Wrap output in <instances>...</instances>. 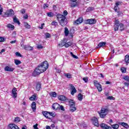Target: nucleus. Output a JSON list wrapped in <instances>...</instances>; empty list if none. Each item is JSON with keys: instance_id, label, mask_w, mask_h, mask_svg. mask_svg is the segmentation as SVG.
Returning a JSON list of instances; mask_svg holds the SVG:
<instances>
[{"instance_id": "obj_19", "label": "nucleus", "mask_w": 129, "mask_h": 129, "mask_svg": "<svg viewBox=\"0 0 129 129\" xmlns=\"http://www.w3.org/2000/svg\"><path fill=\"white\" fill-rule=\"evenodd\" d=\"M118 124H120V125H122V126L125 127V128H127L128 127V125L127 124V123L125 122H119Z\"/></svg>"}, {"instance_id": "obj_24", "label": "nucleus", "mask_w": 129, "mask_h": 129, "mask_svg": "<svg viewBox=\"0 0 129 129\" xmlns=\"http://www.w3.org/2000/svg\"><path fill=\"white\" fill-rule=\"evenodd\" d=\"M36 97H37V96H36V94H34L29 98V100H31V101H34V100H36Z\"/></svg>"}, {"instance_id": "obj_40", "label": "nucleus", "mask_w": 129, "mask_h": 129, "mask_svg": "<svg viewBox=\"0 0 129 129\" xmlns=\"http://www.w3.org/2000/svg\"><path fill=\"white\" fill-rule=\"evenodd\" d=\"M120 71H121L122 73H126V68L124 67H122L120 68Z\"/></svg>"}, {"instance_id": "obj_22", "label": "nucleus", "mask_w": 129, "mask_h": 129, "mask_svg": "<svg viewBox=\"0 0 129 129\" xmlns=\"http://www.w3.org/2000/svg\"><path fill=\"white\" fill-rule=\"evenodd\" d=\"M106 44V43H105V42H101L98 44L97 48H100V47H103V46H105Z\"/></svg>"}, {"instance_id": "obj_59", "label": "nucleus", "mask_w": 129, "mask_h": 129, "mask_svg": "<svg viewBox=\"0 0 129 129\" xmlns=\"http://www.w3.org/2000/svg\"><path fill=\"white\" fill-rule=\"evenodd\" d=\"M0 42H5V38L3 37H0Z\"/></svg>"}, {"instance_id": "obj_28", "label": "nucleus", "mask_w": 129, "mask_h": 129, "mask_svg": "<svg viewBox=\"0 0 129 129\" xmlns=\"http://www.w3.org/2000/svg\"><path fill=\"white\" fill-rule=\"evenodd\" d=\"M64 35L66 37L69 35V30L67 27H65L64 28Z\"/></svg>"}, {"instance_id": "obj_16", "label": "nucleus", "mask_w": 129, "mask_h": 129, "mask_svg": "<svg viewBox=\"0 0 129 129\" xmlns=\"http://www.w3.org/2000/svg\"><path fill=\"white\" fill-rule=\"evenodd\" d=\"M5 71H9L10 72H13L15 70V68H13L11 67L6 66L5 68Z\"/></svg>"}, {"instance_id": "obj_21", "label": "nucleus", "mask_w": 129, "mask_h": 129, "mask_svg": "<svg viewBox=\"0 0 129 129\" xmlns=\"http://www.w3.org/2000/svg\"><path fill=\"white\" fill-rule=\"evenodd\" d=\"M125 62L126 63V65H128L129 63V55H126L125 56V59H124Z\"/></svg>"}, {"instance_id": "obj_43", "label": "nucleus", "mask_w": 129, "mask_h": 129, "mask_svg": "<svg viewBox=\"0 0 129 129\" xmlns=\"http://www.w3.org/2000/svg\"><path fill=\"white\" fill-rule=\"evenodd\" d=\"M50 116H52V117H55V116H56V114H55V112H49V119Z\"/></svg>"}, {"instance_id": "obj_8", "label": "nucleus", "mask_w": 129, "mask_h": 129, "mask_svg": "<svg viewBox=\"0 0 129 129\" xmlns=\"http://www.w3.org/2000/svg\"><path fill=\"white\" fill-rule=\"evenodd\" d=\"M70 86L71 87V89L72 90L71 93L72 95H74L75 93L77 92V90L75 88V87H74V86H73L72 84L70 85Z\"/></svg>"}, {"instance_id": "obj_45", "label": "nucleus", "mask_w": 129, "mask_h": 129, "mask_svg": "<svg viewBox=\"0 0 129 129\" xmlns=\"http://www.w3.org/2000/svg\"><path fill=\"white\" fill-rule=\"evenodd\" d=\"M67 101H68L70 104H75V102H74L73 100L68 99Z\"/></svg>"}, {"instance_id": "obj_56", "label": "nucleus", "mask_w": 129, "mask_h": 129, "mask_svg": "<svg viewBox=\"0 0 129 129\" xmlns=\"http://www.w3.org/2000/svg\"><path fill=\"white\" fill-rule=\"evenodd\" d=\"M33 128L34 129H39V128H38V123H36V124L33 125Z\"/></svg>"}, {"instance_id": "obj_63", "label": "nucleus", "mask_w": 129, "mask_h": 129, "mask_svg": "<svg viewBox=\"0 0 129 129\" xmlns=\"http://www.w3.org/2000/svg\"><path fill=\"white\" fill-rule=\"evenodd\" d=\"M3 12H4V10L3 9V8H0V15H2Z\"/></svg>"}, {"instance_id": "obj_11", "label": "nucleus", "mask_w": 129, "mask_h": 129, "mask_svg": "<svg viewBox=\"0 0 129 129\" xmlns=\"http://www.w3.org/2000/svg\"><path fill=\"white\" fill-rule=\"evenodd\" d=\"M40 65L42 66L46 70L49 68V63L47 61H43L40 64Z\"/></svg>"}, {"instance_id": "obj_15", "label": "nucleus", "mask_w": 129, "mask_h": 129, "mask_svg": "<svg viewBox=\"0 0 129 129\" xmlns=\"http://www.w3.org/2000/svg\"><path fill=\"white\" fill-rule=\"evenodd\" d=\"M12 94L13 98H17V95L18 93H17V88H14L12 90Z\"/></svg>"}, {"instance_id": "obj_53", "label": "nucleus", "mask_w": 129, "mask_h": 129, "mask_svg": "<svg viewBox=\"0 0 129 129\" xmlns=\"http://www.w3.org/2000/svg\"><path fill=\"white\" fill-rule=\"evenodd\" d=\"M114 25H119V21H118V19L115 20Z\"/></svg>"}, {"instance_id": "obj_20", "label": "nucleus", "mask_w": 129, "mask_h": 129, "mask_svg": "<svg viewBox=\"0 0 129 129\" xmlns=\"http://www.w3.org/2000/svg\"><path fill=\"white\" fill-rule=\"evenodd\" d=\"M31 107L33 109V111H34V112H35V111H36V102H33L31 104Z\"/></svg>"}, {"instance_id": "obj_31", "label": "nucleus", "mask_w": 129, "mask_h": 129, "mask_svg": "<svg viewBox=\"0 0 129 129\" xmlns=\"http://www.w3.org/2000/svg\"><path fill=\"white\" fill-rule=\"evenodd\" d=\"M111 126L112 128H113V129H118V127H119V125L117 124H114L111 125Z\"/></svg>"}, {"instance_id": "obj_35", "label": "nucleus", "mask_w": 129, "mask_h": 129, "mask_svg": "<svg viewBox=\"0 0 129 129\" xmlns=\"http://www.w3.org/2000/svg\"><path fill=\"white\" fill-rule=\"evenodd\" d=\"M66 40H63V41H61V42L58 44V46L60 47H63V46H65V43H66Z\"/></svg>"}, {"instance_id": "obj_58", "label": "nucleus", "mask_w": 129, "mask_h": 129, "mask_svg": "<svg viewBox=\"0 0 129 129\" xmlns=\"http://www.w3.org/2000/svg\"><path fill=\"white\" fill-rule=\"evenodd\" d=\"M44 26H45V23H42L40 27H39V29H41V30H43V28L44 27Z\"/></svg>"}, {"instance_id": "obj_2", "label": "nucleus", "mask_w": 129, "mask_h": 129, "mask_svg": "<svg viewBox=\"0 0 129 129\" xmlns=\"http://www.w3.org/2000/svg\"><path fill=\"white\" fill-rule=\"evenodd\" d=\"M44 69L40 64L35 69L33 75V76H37V75H40L41 73L45 72L46 71H43Z\"/></svg>"}, {"instance_id": "obj_46", "label": "nucleus", "mask_w": 129, "mask_h": 129, "mask_svg": "<svg viewBox=\"0 0 129 129\" xmlns=\"http://www.w3.org/2000/svg\"><path fill=\"white\" fill-rule=\"evenodd\" d=\"M70 54H71V56H72V57H73V58H74L75 59H78V57L77 56L74 55V54H73V52H70Z\"/></svg>"}, {"instance_id": "obj_64", "label": "nucleus", "mask_w": 129, "mask_h": 129, "mask_svg": "<svg viewBox=\"0 0 129 129\" xmlns=\"http://www.w3.org/2000/svg\"><path fill=\"white\" fill-rule=\"evenodd\" d=\"M28 18H29V16L27 15L23 17V18L24 19V20H27Z\"/></svg>"}, {"instance_id": "obj_50", "label": "nucleus", "mask_w": 129, "mask_h": 129, "mask_svg": "<svg viewBox=\"0 0 129 129\" xmlns=\"http://www.w3.org/2000/svg\"><path fill=\"white\" fill-rule=\"evenodd\" d=\"M83 80L86 83H87L88 82V77H84L83 78Z\"/></svg>"}, {"instance_id": "obj_27", "label": "nucleus", "mask_w": 129, "mask_h": 129, "mask_svg": "<svg viewBox=\"0 0 129 129\" xmlns=\"http://www.w3.org/2000/svg\"><path fill=\"white\" fill-rule=\"evenodd\" d=\"M25 50H27L28 51H30L31 50H33V47H31L29 45H26L24 47Z\"/></svg>"}, {"instance_id": "obj_25", "label": "nucleus", "mask_w": 129, "mask_h": 129, "mask_svg": "<svg viewBox=\"0 0 129 129\" xmlns=\"http://www.w3.org/2000/svg\"><path fill=\"white\" fill-rule=\"evenodd\" d=\"M73 34H74V30H70L69 35H70V38L72 39L73 38Z\"/></svg>"}, {"instance_id": "obj_51", "label": "nucleus", "mask_w": 129, "mask_h": 129, "mask_svg": "<svg viewBox=\"0 0 129 129\" xmlns=\"http://www.w3.org/2000/svg\"><path fill=\"white\" fill-rule=\"evenodd\" d=\"M58 109H60L61 110H62V111H64L65 110V109H64V107L62 105L60 106V105Z\"/></svg>"}, {"instance_id": "obj_18", "label": "nucleus", "mask_w": 129, "mask_h": 129, "mask_svg": "<svg viewBox=\"0 0 129 129\" xmlns=\"http://www.w3.org/2000/svg\"><path fill=\"white\" fill-rule=\"evenodd\" d=\"M9 127L11 129H20V128L15 124H9Z\"/></svg>"}, {"instance_id": "obj_9", "label": "nucleus", "mask_w": 129, "mask_h": 129, "mask_svg": "<svg viewBox=\"0 0 129 129\" xmlns=\"http://www.w3.org/2000/svg\"><path fill=\"white\" fill-rule=\"evenodd\" d=\"M87 24L89 25H94V24H96V20L95 19H91L87 20Z\"/></svg>"}, {"instance_id": "obj_44", "label": "nucleus", "mask_w": 129, "mask_h": 129, "mask_svg": "<svg viewBox=\"0 0 129 129\" xmlns=\"http://www.w3.org/2000/svg\"><path fill=\"white\" fill-rule=\"evenodd\" d=\"M14 121L15 122H19V121H21V118L19 117H17L15 118Z\"/></svg>"}, {"instance_id": "obj_55", "label": "nucleus", "mask_w": 129, "mask_h": 129, "mask_svg": "<svg viewBox=\"0 0 129 129\" xmlns=\"http://www.w3.org/2000/svg\"><path fill=\"white\" fill-rule=\"evenodd\" d=\"M20 13H21V14H25L26 13V10L25 9H23L20 11Z\"/></svg>"}, {"instance_id": "obj_61", "label": "nucleus", "mask_w": 129, "mask_h": 129, "mask_svg": "<svg viewBox=\"0 0 129 129\" xmlns=\"http://www.w3.org/2000/svg\"><path fill=\"white\" fill-rule=\"evenodd\" d=\"M64 47H65L66 48H68V47H70V46H69V45L68 44V43L66 42H66H65V43H64Z\"/></svg>"}, {"instance_id": "obj_7", "label": "nucleus", "mask_w": 129, "mask_h": 129, "mask_svg": "<svg viewBox=\"0 0 129 129\" xmlns=\"http://www.w3.org/2000/svg\"><path fill=\"white\" fill-rule=\"evenodd\" d=\"M100 126L101 127V128L103 129H112V127L110 126H108L107 124L102 123L100 125Z\"/></svg>"}, {"instance_id": "obj_17", "label": "nucleus", "mask_w": 129, "mask_h": 129, "mask_svg": "<svg viewBox=\"0 0 129 129\" xmlns=\"http://www.w3.org/2000/svg\"><path fill=\"white\" fill-rule=\"evenodd\" d=\"M52 107L53 109H56V110H57V109H59V107H60V105L58 103H54L52 105Z\"/></svg>"}, {"instance_id": "obj_5", "label": "nucleus", "mask_w": 129, "mask_h": 129, "mask_svg": "<svg viewBox=\"0 0 129 129\" xmlns=\"http://www.w3.org/2000/svg\"><path fill=\"white\" fill-rule=\"evenodd\" d=\"M15 15V12L13 9H11L8 12H6L5 14V17H13Z\"/></svg>"}, {"instance_id": "obj_57", "label": "nucleus", "mask_w": 129, "mask_h": 129, "mask_svg": "<svg viewBox=\"0 0 129 129\" xmlns=\"http://www.w3.org/2000/svg\"><path fill=\"white\" fill-rule=\"evenodd\" d=\"M37 47V49H43V46L42 45H38Z\"/></svg>"}, {"instance_id": "obj_37", "label": "nucleus", "mask_w": 129, "mask_h": 129, "mask_svg": "<svg viewBox=\"0 0 129 129\" xmlns=\"http://www.w3.org/2000/svg\"><path fill=\"white\" fill-rule=\"evenodd\" d=\"M7 28H9V29H11V30H14L15 29V26L12 25V24H8L7 26Z\"/></svg>"}, {"instance_id": "obj_23", "label": "nucleus", "mask_w": 129, "mask_h": 129, "mask_svg": "<svg viewBox=\"0 0 129 129\" xmlns=\"http://www.w3.org/2000/svg\"><path fill=\"white\" fill-rule=\"evenodd\" d=\"M36 88L37 91H40V89H41V83L38 82L37 83Z\"/></svg>"}, {"instance_id": "obj_29", "label": "nucleus", "mask_w": 129, "mask_h": 129, "mask_svg": "<svg viewBox=\"0 0 129 129\" xmlns=\"http://www.w3.org/2000/svg\"><path fill=\"white\" fill-rule=\"evenodd\" d=\"M14 62L17 66H18V65H20V64H22V61H21L20 60L18 59H15Z\"/></svg>"}, {"instance_id": "obj_41", "label": "nucleus", "mask_w": 129, "mask_h": 129, "mask_svg": "<svg viewBox=\"0 0 129 129\" xmlns=\"http://www.w3.org/2000/svg\"><path fill=\"white\" fill-rule=\"evenodd\" d=\"M123 79H124V80H125V81H127V82L129 83V77H128V76H124L123 77Z\"/></svg>"}, {"instance_id": "obj_47", "label": "nucleus", "mask_w": 129, "mask_h": 129, "mask_svg": "<svg viewBox=\"0 0 129 129\" xmlns=\"http://www.w3.org/2000/svg\"><path fill=\"white\" fill-rule=\"evenodd\" d=\"M45 35L46 39H48V38L51 37V34H50V33H46Z\"/></svg>"}, {"instance_id": "obj_42", "label": "nucleus", "mask_w": 129, "mask_h": 129, "mask_svg": "<svg viewBox=\"0 0 129 129\" xmlns=\"http://www.w3.org/2000/svg\"><path fill=\"white\" fill-rule=\"evenodd\" d=\"M47 15L49 18H53L54 17V14L52 12L47 13Z\"/></svg>"}, {"instance_id": "obj_62", "label": "nucleus", "mask_w": 129, "mask_h": 129, "mask_svg": "<svg viewBox=\"0 0 129 129\" xmlns=\"http://www.w3.org/2000/svg\"><path fill=\"white\" fill-rule=\"evenodd\" d=\"M120 4H121V2H118L115 3V5H116V6L118 7V6H119V5H120Z\"/></svg>"}, {"instance_id": "obj_48", "label": "nucleus", "mask_w": 129, "mask_h": 129, "mask_svg": "<svg viewBox=\"0 0 129 129\" xmlns=\"http://www.w3.org/2000/svg\"><path fill=\"white\" fill-rule=\"evenodd\" d=\"M77 6V3H71V8H75V7Z\"/></svg>"}, {"instance_id": "obj_1", "label": "nucleus", "mask_w": 129, "mask_h": 129, "mask_svg": "<svg viewBox=\"0 0 129 129\" xmlns=\"http://www.w3.org/2000/svg\"><path fill=\"white\" fill-rule=\"evenodd\" d=\"M63 15L58 14L56 15V18L59 25L61 26V27H65V26L68 24V21L66 18V16L68 15V12L67 11L64 10L63 12Z\"/></svg>"}, {"instance_id": "obj_26", "label": "nucleus", "mask_w": 129, "mask_h": 129, "mask_svg": "<svg viewBox=\"0 0 129 129\" xmlns=\"http://www.w3.org/2000/svg\"><path fill=\"white\" fill-rule=\"evenodd\" d=\"M78 99L80 101H82V99H83V95L81 93L79 94L78 95Z\"/></svg>"}, {"instance_id": "obj_52", "label": "nucleus", "mask_w": 129, "mask_h": 129, "mask_svg": "<svg viewBox=\"0 0 129 129\" xmlns=\"http://www.w3.org/2000/svg\"><path fill=\"white\" fill-rule=\"evenodd\" d=\"M15 54L16 56H18V57H23V55H22V54L18 52H16Z\"/></svg>"}, {"instance_id": "obj_54", "label": "nucleus", "mask_w": 129, "mask_h": 129, "mask_svg": "<svg viewBox=\"0 0 129 129\" xmlns=\"http://www.w3.org/2000/svg\"><path fill=\"white\" fill-rule=\"evenodd\" d=\"M119 8L118 7V6H115L114 8V10L115 11V12H117V10H119Z\"/></svg>"}, {"instance_id": "obj_34", "label": "nucleus", "mask_w": 129, "mask_h": 129, "mask_svg": "<svg viewBox=\"0 0 129 129\" xmlns=\"http://www.w3.org/2000/svg\"><path fill=\"white\" fill-rule=\"evenodd\" d=\"M118 28H119V25L114 24V30L115 32L118 31Z\"/></svg>"}, {"instance_id": "obj_4", "label": "nucleus", "mask_w": 129, "mask_h": 129, "mask_svg": "<svg viewBox=\"0 0 129 129\" xmlns=\"http://www.w3.org/2000/svg\"><path fill=\"white\" fill-rule=\"evenodd\" d=\"M94 85L97 88L99 92H101V91H102V87L97 81H94Z\"/></svg>"}, {"instance_id": "obj_39", "label": "nucleus", "mask_w": 129, "mask_h": 129, "mask_svg": "<svg viewBox=\"0 0 129 129\" xmlns=\"http://www.w3.org/2000/svg\"><path fill=\"white\" fill-rule=\"evenodd\" d=\"M24 26L26 29H31V25H29L27 22L24 23Z\"/></svg>"}, {"instance_id": "obj_12", "label": "nucleus", "mask_w": 129, "mask_h": 129, "mask_svg": "<svg viewBox=\"0 0 129 129\" xmlns=\"http://www.w3.org/2000/svg\"><path fill=\"white\" fill-rule=\"evenodd\" d=\"M76 107H75V104H70V111L71 112H74V111H76Z\"/></svg>"}, {"instance_id": "obj_36", "label": "nucleus", "mask_w": 129, "mask_h": 129, "mask_svg": "<svg viewBox=\"0 0 129 129\" xmlns=\"http://www.w3.org/2000/svg\"><path fill=\"white\" fill-rule=\"evenodd\" d=\"M94 10V8H93V7H89L86 10V12H87V13H90V12H92V11H93Z\"/></svg>"}, {"instance_id": "obj_6", "label": "nucleus", "mask_w": 129, "mask_h": 129, "mask_svg": "<svg viewBox=\"0 0 129 129\" xmlns=\"http://www.w3.org/2000/svg\"><path fill=\"white\" fill-rule=\"evenodd\" d=\"M92 122L94 125L95 126H99V123H98V119L96 117H93L92 118Z\"/></svg>"}, {"instance_id": "obj_13", "label": "nucleus", "mask_w": 129, "mask_h": 129, "mask_svg": "<svg viewBox=\"0 0 129 129\" xmlns=\"http://www.w3.org/2000/svg\"><path fill=\"white\" fill-rule=\"evenodd\" d=\"M42 113L43 115L45 116V117H46V118H48V119H50L49 112L44 111H42Z\"/></svg>"}, {"instance_id": "obj_14", "label": "nucleus", "mask_w": 129, "mask_h": 129, "mask_svg": "<svg viewBox=\"0 0 129 129\" xmlns=\"http://www.w3.org/2000/svg\"><path fill=\"white\" fill-rule=\"evenodd\" d=\"M83 22V18L80 17L77 20L75 21V24L76 25H79V24H81Z\"/></svg>"}, {"instance_id": "obj_49", "label": "nucleus", "mask_w": 129, "mask_h": 129, "mask_svg": "<svg viewBox=\"0 0 129 129\" xmlns=\"http://www.w3.org/2000/svg\"><path fill=\"white\" fill-rule=\"evenodd\" d=\"M52 26H58V22L56 21H53L51 23Z\"/></svg>"}, {"instance_id": "obj_33", "label": "nucleus", "mask_w": 129, "mask_h": 129, "mask_svg": "<svg viewBox=\"0 0 129 129\" xmlns=\"http://www.w3.org/2000/svg\"><path fill=\"white\" fill-rule=\"evenodd\" d=\"M64 75L65 77H67V78H68V79L72 78V76L71 75V74H70V73L64 74Z\"/></svg>"}, {"instance_id": "obj_32", "label": "nucleus", "mask_w": 129, "mask_h": 129, "mask_svg": "<svg viewBox=\"0 0 129 129\" xmlns=\"http://www.w3.org/2000/svg\"><path fill=\"white\" fill-rule=\"evenodd\" d=\"M49 95L51 96V97H56L57 94L55 92H51L49 93Z\"/></svg>"}, {"instance_id": "obj_30", "label": "nucleus", "mask_w": 129, "mask_h": 129, "mask_svg": "<svg viewBox=\"0 0 129 129\" xmlns=\"http://www.w3.org/2000/svg\"><path fill=\"white\" fill-rule=\"evenodd\" d=\"M13 22L14 23H16V24H18V25H20V21H19V19L17 18L16 17H14L13 18Z\"/></svg>"}, {"instance_id": "obj_38", "label": "nucleus", "mask_w": 129, "mask_h": 129, "mask_svg": "<svg viewBox=\"0 0 129 129\" xmlns=\"http://www.w3.org/2000/svg\"><path fill=\"white\" fill-rule=\"evenodd\" d=\"M119 26L120 27V31H123V30H124V28H123L124 27V25H123V24L120 23L119 24Z\"/></svg>"}, {"instance_id": "obj_3", "label": "nucleus", "mask_w": 129, "mask_h": 129, "mask_svg": "<svg viewBox=\"0 0 129 129\" xmlns=\"http://www.w3.org/2000/svg\"><path fill=\"white\" fill-rule=\"evenodd\" d=\"M100 117H101L102 118H104L105 116H106V114H107V112H108V109H105L104 108H102V109L100 110V112H98Z\"/></svg>"}, {"instance_id": "obj_60", "label": "nucleus", "mask_w": 129, "mask_h": 129, "mask_svg": "<svg viewBox=\"0 0 129 129\" xmlns=\"http://www.w3.org/2000/svg\"><path fill=\"white\" fill-rule=\"evenodd\" d=\"M107 99H109L110 100H111L113 99V97H112V96H108L107 97Z\"/></svg>"}, {"instance_id": "obj_10", "label": "nucleus", "mask_w": 129, "mask_h": 129, "mask_svg": "<svg viewBox=\"0 0 129 129\" xmlns=\"http://www.w3.org/2000/svg\"><path fill=\"white\" fill-rule=\"evenodd\" d=\"M58 99L59 100H61V101H67L68 99H67V97H66L64 95H59L58 96Z\"/></svg>"}]
</instances>
